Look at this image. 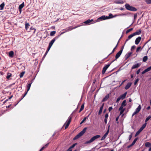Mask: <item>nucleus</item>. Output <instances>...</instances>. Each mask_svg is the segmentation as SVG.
Returning <instances> with one entry per match:
<instances>
[{"mask_svg": "<svg viewBox=\"0 0 151 151\" xmlns=\"http://www.w3.org/2000/svg\"><path fill=\"white\" fill-rule=\"evenodd\" d=\"M135 45L132 46L131 48V50H132L135 48Z\"/></svg>", "mask_w": 151, "mask_h": 151, "instance_id": "54", "label": "nucleus"}, {"mask_svg": "<svg viewBox=\"0 0 151 151\" xmlns=\"http://www.w3.org/2000/svg\"><path fill=\"white\" fill-rule=\"evenodd\" d=\"M142 49L141 48V47L140 46L138 47L137 49L136 50V52H138L139 51H141L142 50Z\"/></svg>", "mask_w": 151, "mask_h": 151, "instance_id": "43", "label": "nucleus"}, {"mask_svg": "<svg viewBox=\"0 0 151 151\" xmlns=\"http://www.w3.org/2000/svg\"><path fill=\"white\" fill-rule=\"evenodd\" d=\"M127 92H126L124 93L123 94L119 96L120 97L121 99L123 100L124 99L126 96L127 94Z\"/></svg>", "mask_w": 151, "mask_h": 151, "instance_id": "21", "label": "nucleus"}, {"mask_svg": "<svg viewBox=\"0 0 151 151\" xmlns=\"http://www.w3.org/2000/svg\"><path fill=\"white\" fill-rule=\"evenodd\" d=\"M132 136V133H131V134L129 135V140H130Z\"/></svg>", "mask_w": 151, "mask_h": 151, "instance_id": "50", "label": "nucleus"}, {"mask_svg": "<svg viewBox=\"0 0 151 151\" xmlns=\"http://www.w3.org/2000/svg\"><path fill=\"white\" fill-rule=\"evenodd\" d=\"M146 125L147 123L146 122L139 129L142 131L146 127Z\"/></svg>", "mask_w": 151, "mask_h": 151, "instance_id": "27", "label": "nucleus"}, {"mask_svg": "<svg viewBox=\"0 0 151 151\" xmlns=\"http://www.w3.org/2000/svg\"><path fill=\"white\" fill-rule=\"evenodd\" d=\"M91 114V113H90L88 115V116H87L86 117H85L83 119V120L80 123V124L83 123L84 121H85L87 119H88L89 117V116Z\"/></svg>", "mask_w": 151, "mask_h": 151, "instance_id": "25", "label": "nucleus"}, {"mask_svg": "<svg viewBox=\"0 0 151 151\" xmlns=\"http://www.w3.org/2000/svg\"><path fill=\"white\" fill-rule=\"evenodd\" d=\"M60 35H58L54 38L49 43L48 47L50 49L55 40L58 39Z\"/></svg>", "mask_w": 151, "mask_h": 151, "instance_id": "6", "label": "nucleus"}, {"mask_svg": "<svg viewBox=\"0 0 151 151\" xmlns=\"http://www.w3.org/2000/svg\"><path fill=\"white\" fill-rule=\"evenodd\" d=\"M139 79L138 78H137V79L134 82V85H135L138 82V81H139Z\"/></svg>", "mask_w": 151, "mask_h": 151, "instance_id": "51", "label": "nucleus"}, {"mask_svg": "<svg viewBox=\"0 0 151 151\" xmlns=\"http://www.w3.org/2000/svg\"><path fill=\"white\" fill-rule=\"evenodd\" d=\"M125 110V108H124V109H121V110H119V111H120V114H122L124 112V111Z\"/></svg>", "mask_w": 151, "mask_h": 151, "instance_id": "42", "label": "nucleus"}, {"mask_svg": "<svg viewBox=\"0 0 151 151\" xmlns=\"http://www.w3.org/2000/svg\"><path fill=\"white\" fill-rule=\"evenodd\" d=\"M121 99L120 98V97L119 96L116 99V102H118L119 100Z\"/></svg>", "mask_w": 151, "mask_h": 151, "instance_id": "55", "label": "nucleus"}, {"mask_svg": "<svg viewBox=\"0 0 151 151\" xmlns=\"http://www.w3.org/2000/svg\"><path fill=\"white\" fill-rule=\"evenodd\" d=\"M50 48H49L48 47L46 52H45V53L44 55L43 56L42 58V59L43 60L44 58H45V56H46V55H47L48 52L49 51V50H50Z\"/></svg>", "mask_w": 151, "mask_h": 151, "instance_id": "29", "label": "nucleus"}, {"mask_svg": "<svg viewBox=\"0 0 151 151\" xmlns=\"http://www.w3.org/2000/svg\"><path fill=\"white\" fill-rule=\"evenodd\" d=\"M134 36V35L133 33L129 35L128 36L124 44L126 43V42L128 41L129 40H130L131 38H132Z\"/></svg>", "mask_w": 151, "mask_h": 151, "instance_id": "24", "label": "nucleus"}, {"mask_svg": "<svg viewBox=\"0 0 151 151\" xmlns=\"http://www.w3.org/2000/svg\"><path fill=\"white\" fill-rule=\"evenodd\" d=\"M102 110H100V109H99V112H98V114L99 115H100V114H101L102 112Z\"/></svg>", "mask_w": 151, "mask_h": 151, "instance_id": "57", "label": "nucleus"}, {"mask_svg": "<svg viewBox=\"0 0 151 151\" xmlns=\"http://www.w3.org/2000/svg\"><path fill=\"white\" fill-rule=\"evenodd\" d=\"M109 126L108 128V129L107 130L106 132L105 133V134L102 137L101 139V140H103L105 139L106 138V137L107 136V135L108 134L109 132Z\"/></svg>", "mask_w": 151, "mask_h": 151, "instance_id": "12", "label": "nucleus"}, {"mask_svg": "<svg viewBox=\"0 0 151 151\" xmlns=\"http://www.w3.org/2000/svg\"><path fill=\"white\" fill-rule=\"evenodd\" d=\"M104 105V103H103L101 106L100 109L102 110Z\"/></svg>", "mask_w": 151, "mask_h": 151, "instance_id": "52", "label": "nucleus"}, {"mask_svg": "<svg viewBox=\"0 0 151 151\" xmlns=\"http://www.w3.org/2000/svg\"><path fill=\"white\" fill-rule=\"evenodd\" d=\"M71 119H72L71 116H70L68 117V120H67L66 122V125L65 126V129H67L68 127L70 122H71Z\"/></svg>", "mask_w": 151, "mask_h": 151, "instance_id": "8", "label": "nucleus"}, {"mask_svg": "<svg viewBox=\"0 0 151 151\" xmlns=\"http://www.w3.org/2000/svg\"><path fill=\"white\" fill-rule=\"evenodd\" d=\"M140 69H139L136 72V73L137 74H138L140 72Z\"/></svg>", "mask_w": 151, "mask_h": 151, "instance_id": "56", "label": "nucleus"}, {"mask_svg": "<svg viewBox=\"0 0 151 151\" xmlns=\"http://www.w3.org/2000/svg\"><path fill=\"white\" fill-rule=\"evenodd\" d=\"M109 96V94H107L105 96L103 99L102 100V102H104L107 100Z\"/></svg>", "mask_w": 151, "mask_h": 151, "instance_id": "23", "label": "nucleus"}, {"mask_svg": "<svg viewBox=\"0 0 151 151\" xmlns=\"http://www.w3.org/2000/svg\"><path fill=\"white\" fill-rule=\"evenodd\" d=\"M137 138H135V139L134 140L132 143H134V144H135V142L137 140Z\"/></svg>", "mask_w": 151, "mask_h": 151, "instance_id": "53", "label": "nucleus"}, {"mask_svg": "<svg viewBox=\"0 0 151 151\" xmlns=\"http://www.w3.org/2000/svg\"><path fill=\"white\" fill-rule=\"evenodd\" d=\"M137 17V14H134V19H136V18Z\"/></svg>", "mask_w": 151, "mask_h": 151, "instance_id": "61", "label": "nucleus"}, {"mask_svg": "<svg viewBox=\"0 0 151 151\" xmlns=\"http://www.w3.org/2000/svg\"><path fill=\"white\" fill-rule=\"evenodd\" d=\"M84 104H83L81 107V108L79 110V112H80L82 111L83 109H84Z\"/></svg>", "mask_w": 151, "mask_h": 151, "instance_id": "36", "label": "nucleus"}, {"mask_svg": "<svg viewBox=\"0 0 151 151\" xmlns=\"http://www.w3.org/2000/svg\"><path fill=\"white\" fill-rule=\"evenodd\" d=\"M147 59L148 58L147 56H145L143 58V61L144 62H145L147 60Z\"/></svg>", "mask_w": 151, "mask_h": 151, "instance_id": "38", "label": "nucleus"}, {"mask_svg": "<svg viewBox=\"0 0 151 151\" xmlns=\"http://www.w3.org/2000/svg\"><path fill=\"white\" fill-rule=\"evenodd\" d=\"M80 26V25H78V26L75 27H73L72 26L69 27H68L66 28V29H63V30H65V31L62 32L59 35L60 36L61 35H62L63 33H64L66 32L70 31L72 30L73 29H75L78 27H79Z\"/></svg>", "mask_w": 151, "mask_h": 151, "instance_id": "4", "label": "nucleus"}, {"mask_svg": "<svg viewBox=\"0 0 151 151\" xmlns=\"http://www.w3.org/2000/svg\"><path fill=\"white\" fill-rule=\"evenodd\" d=\"M114 3L116 4H123L124 1L122 0H117L114 1Z\"/></svg>", "mask_w": 151, "mask_h": 151, "instance_id": "22", "label": "nucleus"}, {"mask_svg": "<svg viewBox=\"0 0 151 151\" xmlns=\"http://www.w3.org/2000/svg\"><path fill=\"white\" fill-rule=\"evenodd\" d=\"M87 129V128H84L83 130L80 132L77 135H76L73 138V140H75L78 139L82 136L84 133L86 132Z\"/></svg>", "mask_w": 151, "mask_h": 151, "instance_id": "1", "label": "nucleus"}, {"mask_svg": "<svg viewBox=\"0 0 151 151\" xmlns=\"http://www.w3.org/2000/svg\"><path fill=\"white\" fill-rule=\"evenodd\" d=\"M145 2L147 4H151V0H145Z\"/></svg>", "mask_w": 151, "mask_h": 151, "instance_id": "49", "label": "nucleus"}, {"mask_svg": "<svg viewBox=\"0 0 151 151\" xmlns=\"http://www.w3.org/2000/svg\"><path fill=\"white\" fill-rule=\"evenodd\" d=\"M77 144V143H75L73 144L72 146H71L69 148H70L71 150H72V148L74 147L75 145Z\"/></svg>", "mask_w": 151, "mask_h": 151, "instance_id": "47", "label": "nucleus"}, {"mask_svg": "<svg viewBox=\"0 0 151 151\" xmlns=\"http://www.w3.org/2000/svg\"><path fill=\"white\" fill-rule=\"evenodd\" d=\"M141 65V64L139 63H137V64H136L133 65V66L131 68V69H135L137 68H138Z\"/></svg>", "mask_w": 151, "mask_h": 151, "instance_id": "13", "label": "nucleus"}, {"mask_svg": "<svg viewBox=\"0 0 151 151\" xmlns=\"http://www.w3.org/2000/svg\"><path fill=\"white\" fill-rule=\"evenodd\" d=\"M72 150H71L70 148H68L66 151H72Z\"/></svg>", "mask_w": 151, "mask_h": 151, "instance_id": "64", "label": "nucleus"}, {"mask_svg": "<svg viewBox=\"0 0 151 151\" xmlns=\"http://www.w3.org/2000/svg\"><path fill=\"white\" fill-rule=\"evenodd\" d=\"M108 114L107 113H106V114L105 115V119H107V118L108 117Z\"/></svg>", "mask_w": 151, "mask_h": 151, "instance_id": "59", "label": "nucleus"}, {"mask_svg": "<svg viewBox=\"0 0 151 151\" xmlns=\"http://www.w3.org/2000/svg\"><path fill=\"white\" fill-rule=\"evenodd\" d=\"M14 54V52L13 51H11L9 52V56L11 58L13 57Z\"/></svg>", "mask_w": 151, "mask_h": 151, "instance_id": "35", "label": "nucleus"}, {"mask_svg": "<svg viewBox=\"0 0 151 151\" xmlns=\"http://www.w3.org/2000/svg\"><path fill=\"white\" fill-rule=\"evenodd\" d=\"M93 20L92 19H91V20L88 19V20H87L86 21H85L84 22V23H85V24H88L90 23Z\"/></svg>", "mask_w": 151, "mask_h": 151, "instance_id": "32", "label": "nucleus"}, {"mask_svg": "<svg viewBox=\"0 0 151 151\" xmlns=\"http://www.w3.org/2000/svg\"><path fill=\"white\" fill-rule=\"evenodd\" d=\"M109 18L107 17V16H106L105 15H103L101 17H99L97 19V21L98 22H99L101 20H103L106 19H108V18Z\"/></svg>", "mask_w": 151, "mask_h": 151, "instance_id": "9", "label": "nucleus"}, {"mask_svg": "<svg viewBox=\"0 0 151 151\" xmlns=\"http://www.w3.org/2000/svg\"><path fill=\"white\" fill-rule=\"evenodd\" d=\"M126 100H125L123 101L120 107H119V110H121L122 109H124L123 107L124 106H125L126 104Z\"/></svg>", "mask_w": 151, "mask_h": 151, "instance_id": "11", "label": "nucleus"}, {"mask_svg": "<svg viewBox=\"0 0 151 151\" xmlns=\"http://www.w3.org/2000/svg\"><path fill=\"white\" fill-rule=\"evenodd\" d=\"M32 29H33L34 32H33V33H35V32L36 30V29L34 28H33L32 27H31L30 28V30H32Z\"/></svg>", "mask_w": 151, "mask_h": 151, "instance_id": "46", "label": "nucleus"}, {"mask_svg": "<svg viewBox=\"0 0 151 151\" xmlns=\"http://www.w3.org/2000/svg\"><path fill=\"white\" fill-rule=\"evenodd\" d=\"M141 39V37H138L135 40V43L136 45H138Z\"/></svg>", "mask_w": 151, "mask_h": 151, "instance_id": "16", "label": "nucleus"}, {"mask_svg": "<svg viewBox=\"0 0 151 151\" xmlns=\"http://www.w3.org/2000/svg\"><path fill=\"white\" fill-rule=\"evenodd\" d=\"M141 132V130L139 129L136 133V134L135 135V137H136L138 135H139L140 132Z\"/></svg>", "mask_w": 151, "mask_h": 151, "instance_id": "41", "label": "nucleus"}, {"mask_svg": "<svg viewBox=\"0 0 151 151\" xmlns=\"http://www.w3.org/2000/svg\"><path fill=\"white\" fill-rule=\"evenodd\" d=\"M124 48V46H122V47L121 48V49L120 50V51H122H122H123V50Z\"/></svg>", "mask_w": 151, "mask_h": 151, "instance_id": "60", "label": "nucleus"}, {"mask_svg": "<svg viewBox=\"0 0 151 151\" xmlns=\"http://www.w3.org/2000/svg\"><path fill=\"white\" fill-rule=\"evenodd\" d=\"M6 78L9 79L12 76V74L10 73H7Z\"/></svg>", "mask_w": 151, "mask_h": 151, "instance_id": "37", "label": "nucleus"}, {"mask_svg": "<svg viewBox=\"0 0 151 151\" xmlns=\"http://www.w3.org/2000/svg\"><path fill=\"white\" fill-rule=\"evenodd\" d=\"M145 146L149 148V151L151 150V144L149 142H147L145 144Z\"/></svg>", "mask_w": 151, "mask_h": 151, "instance_id": "14", "label": "nucleus"}, {"mask_svg": "<svg viewBox=\"0 0 151 151\" xmlns=\"http://www.w3.org/2000/svg\"><path fill=\"white\" fill-rule=\"evenodd\" d=\"M132 52H129L127 53L125 56V58L126 60H127L132 54Z\"/></svg>", "mask_w": 151, "mask_h": 151, "instance_id": "18", "label": "nucleus"}, {"mask_svg": "<svg viewBox=\"0 0 151 151\" xmlns=\"http://www.w3.org/2000/svg\"><path fill=\"white\" fill-rule=\"evenodd\" d=\"M25 73V72L24 71H23L22 72H21L20 74L19 75V77L20 78H21L24 75V74Z\"/></svg>", "mask_w": 151, "mask_h": 151, "instance_id": "40", "label": "nucleus"}, {"mask_svg": "<svg viewBox=\"0 0 151 151\" xmlns=\"http://www.w3.org/2000/svg\"><path fill=\"white\" fill-rule=\"evenodd\" d=\"M24 3L23 2L21 4L19 5V11L21 12L22 11V9L24 6Z\"/></svg>", "mask_w": 151, "mask_h": 151, "instance_id": "17", "label": "nucleus"}, {"mask_svg": "<svg viewBox=\"0 0 151 151\" xmlns=\"http://www.w3.org/2000/svg\"><path fill=\"white\" fill-rule=\"evenodd\" d=\"M151 118V116L150 115L148 116L147 117V118L146 119L145 121L146 122H147V121H148Z\"/></svg>", "mask_w": 151, "mask_h": 151, "instance_id": "44", "label": "nucleus"}, {"mask_svg": "<svg viewBox=\"0 0 151 151\" xmlns=\"http://www.w3.org/2000/svg\"><path fill=\"white\" fill-rule=\"evenodd\" d=\"M141 109V106L140 105H139L136 109L135 111L132 114V116H133L134 115L138 113L140 111Z\"/></svg>", "mask_w": 151, "mask_h": 151, "instance_id": "10", "label": "nucleus"}, {"mask_svg": "<svg viewBox=\"0 0 151 151\" xmlns=\"http://www.w3.org/2000/svg\"><path fill=\"white\" fill-rule=\"evenodd\" d=\"M118 43H117V44L116 45V46L113 49L112 52L107 57H108L111 54L113 53L115 51V50L116 49V47L117 46Z\"/></svg>", "mask_w": 151, "mask_h": 151, "instance_id": "39", "label": "nucleus"}, {"mask_svg": "<svg viewBox=\"0 0 151 151\" xmlns=\"http://www.w3.org/2000/svg\"><path fill=\"white\" fill-rule=\"evenodd\" d=\"M4 6L5 3L4 2H3L1 4H0V10H3Z\"/></svg>", "mask_w": 151, "mask_h": 151, "instance_id": "28", "label": "nucleus"}, {"mask_svg": "<svg viewBox=\"0 0 151 151\" xmlns=\"http://www.w3.org/2000/svg\"><path fill=\"white\" fill-rule=\"evenodd\" d=\"M107 119H104V122L105 124H106L107 123Z\"/></svg>", "mask_w": 151, "mask_h": 151, "instance_id": "62", "label": "nucleus"}, {"mask_svg": "<svg viewBox=\"0 0 151 151\" xmlns=\"http://www.w3.org/2000/svg\"><path fill=\"white\" fill-rule=\"evenodd\" d=\"M133 29L132 28H130V29H129L128 30H127V31H126V34H127L128 33H129V32H130L131 31H132V30H133Z\"/></svg>", "mask_w": 151, "mask_h": 151, "instance_id": "48", "label": "nucleus"}, {"mask_svg": "<svg viewBox=\"0 0 151 151\" xmlns=\"http://www.w3.org/2000/svg\"><path fill=\"white\" fill-rule=\"evenodd\" d=\"M100 137V135H96V136H93V137H92L90 140L88 141H86L85 142V144H89L90 143L92 142H93V141H94L96 139L99 138Z\"/></svg>", "mask_w": 151, "mask_h": 151, "instance_id": "2", "label": "nucleus"}, {"mask_svg": "<svg viewBox=\"0 0 151 151\" xmlns=\"http://www.w3.org/2000/svg\"><path fill=\"white\" fill-rule=\"evenodd\" d=\"M112 107H109L108 110L109 111H110L112 109Z\"/></svg>", "mask_w": 151, "mask_h": 151, "instance_id": "58", "label": "nucleus"}, {"mask_svg": "<svg viewBox=\"0 0 151 151\" xmlns=\"http://www.w3.org/2000/svg\"><path fill=\"white\" fill-rule=\"evenodd\" d=\"M27 92H26L24 94V95L22 97V98L19 100V101L15 105V106H16L27 95Z\"/></svg>", "mask_w": 151, "mask_h": 151, "instance_id": "34", "label": "nucleus"}, {"mask_svg": "<svg viewBox=\"0 0 151 151\" xmlns=\"http://www.w3.org/2000/svg\"><path fill=\"white\" fill-rule=\"evenodd\" d=\"M116 16V15H115V16H113V15L111 13H110L109 14V16H107V17H108L109 18H108L107 19H111V18H114V17H115Z\"/></svg>", "mask_w": 151, "mask_h": 151, "instance_id": "30", "label": "nucleus"}, {"mask_svg": "<svg viewBox=\"0 0 151 151\" xmlns=\"http://www.w3.org/2000/svg\"><path fill=\"white\" fill-rule=\"evenodd\" d=\"M49 145V143L46 144V145H45L44 147H45V148H46L47 146L48 145Z\"/></svg>", "mask_w": 151, "mask_h": 151, "instance_id": "63", "label": "nucleus"}, {"mask_svg": "<svg viewBox=\"0 0 151 151\" xmlns=\"http://www.w3.org/2000/svg\"><path fill=\"white\" fill-rule=\"evenodd\" d=\"M100 137V135H96V136H93V137H92L90 140L88 141H86L85 142V144H89L90 143L92 142H93V141H94L96 139L99 138Z\"/></svg>", "mask_w": 151, "mask_h": 151, "instance_id": "3", "label": "nucleus"}, {"mask_svg": "<svg viewBox=\"0 0 151 151\" xmlns=\"http://www.w3.org/2000/svg\"><path fill=\"white\" fill-rule=\"evenodd\" d=\"M30 25L27 22H26L25 24V28L26 30H27L28 29Z\"/></svg>", "mask_w": 151, "mask_h": 151, "instance_id": "31", "label": "nucleus"}, {"mask_svg": "<svg viewBox=\"0 0 151 151\" xmlns=\"http://www.w3.org/2000/svg\"><path fill=\"white\" fill-rule=\"evenodd\" d=\"M32 83V82H31L30 83H29L28 84V85H27V92H28L29 91V90L30 88L31 84Z\"/></svg>", "mask_w": 151, "mask_h": 151, "instance_id": "33", "label": "nucleus"}, {"mask_svg": "<svg viewBox=\"0 0 151 151\" xmlns=\"http://www.w3.org/2000/svg\"><path fill=\"white\" fill-rule=\"evenodd\" d=\"M142 30L141 29L137 30L135 32L133 33L134 35H140L141 32Z\"/></svg>", "mask_w": 151, "mask_h": 151, "instance_id": "20", "label": "nucleus"}, {"mask_svg": "<svg viewBox=\"0 0 151 151\" xmlns=\"http://www.w3.org/2000/svg\"><path fill=\"white\" fill-rule=\"evenodd\" d=\"M126 8L128 10H130L133 12H135L137 11V9L134 7L131 6L129 4H127L125 5Z\"/></svg>", "mask_w": 151, "mask_h": 151, "instance_id": "5", "label": "nucleus"}, {"mask_svg": "<svg viewBox=\"0 0 151 151\" xmlns=\"http://www.w3.org/2000/svg\"><path fill=\"white\" fill-rule=\"evenodd\" d=\"M122 53V51H119L116 54L115 56V59L114 60V61L116 60L117 59L119 58Z\"/></svg>", "mask_w": 151, "mask_h": 151, "instance_id": "15", "label": "nucleus"}, {"mask_svg": "<svg viewBox=\"0 0 151 151\" xmlns=\"http://www.w3.org/2000/svg\"><path fill=\"white\" fill-rule=\"evenodd\" d=\"M132 83H128L125 86V89L126 90L128 89L131 85Z\"/></svg>", "mask_w": 151, "mask_h": 151, "instance_id": "26", "label": "nucleus"}, {"mask_svg": "<svg viewBox=\"0 0 151 151\" xmlns=\"http://www.w3.org/2000/svg\"><path fill=\"white\" fill-rule=\"evenodd\" d=\"M56 32L55 31H53L51 32L50 33V35L51 36H53L55 33Z\"/></svg>", "mask_w": 151, "mask_h": 151, "instance_id": "45", "label": "nucleus"}, {"mask_svg": "<svg viewBox=\"0 0 151 151\" xmlns=\"http://www.w3.org/2000/svg\"><path fill=\"white\" fill-rule=\"evenodd\" d=\"M114 61V60H113L109 64L107 65L104 67L102 71V73L103 74H104L105 73L107 69L110 66V65Z\"/></svg>", "mask_w": 151, "mask_h": 151, "instance_id": "7", "label": "nucleus"}, {"mask_svg": "<svg viewBox=\"0 0 151 151\" xmlns=\"http://www.w3.org/2000/svg\"><path fill=\"white\" fill-rule=\"evenodd\" d=\"M151 70V66L145 70L142 73V74H144L147 72L150 71Z\"/></svg>", "mask_w": 151, "mask_h": 151, "instance_id": "19", "label": "nucleus"}]
</instances>
